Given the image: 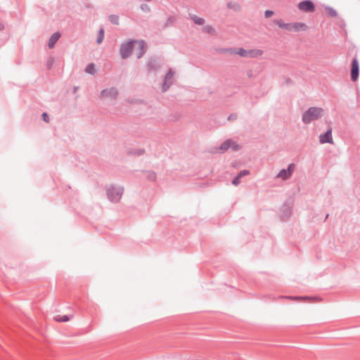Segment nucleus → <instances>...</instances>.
Returning <instances> with one entry per match:
<instances>
[{"label":"nucleus","instance_id":"f257e3e1","mask_svg":"<svg viewBox=\"0 0 360 360\" xmlns=\"http://www.w3.org/2000/svg\"><path fill=\"white\" fill-rule=\"evenodd\" d=\"M144 53V44L141 41H131L122 45L120 55L122 58L134 54L137 58L142 56Z\"/></svg>","mask_w":360,"mask_h":360},{"label":"nucleus","instance_id":"f03ea898","mask_svg":"<svg viewBox=\"0 0 360 360\" xmlns=\"http://www.w3.org/2000/svg\"><path fill=\"white\" fill-rule=\"evenodd\" d=\"M275 23L281 29L289 32H301L306 31L308 29L307 25L305 23L296 22L291 23H285L281 20H275Z\"/></svg>","mask_w":360,"mask_h":360},{"label":"nucleus","instance_id":"7ed1b4c3","mask_svg":"<svg viewBox=\"0 0 360 360\" xmlns=\"http://www.w3.org/2000/svg\"><path fill=\"white\" fill-rule=\"evenodd\" d=\"M323 113V110L321 108L311 107L309 108L302 116V121L305 124L318 120Z\"/></svg>","mask_w":360,"mask_h":360},{"label":"nucleus","instance_id":"20e7f679","mask_svg":"<svg viewBox=\"0 0 360 360\" xmlns=\"http://www.w3.org/2000/svg\"><path fill=\"white\" fill-rule=\"evenodd\" d=\"M236 53L242 56V57H250V58H256L261 56L263 54V51L259 49H254V50H245L243 49H239L236 51Z\"/></svg>","mask_w":360,"mask_h":360},{"label":"nucleus","instance_id":"39448f33","mask_svg":"<svg viewBox=\"0 0 360 360\" xmlns=\"http://www.w3.org/2000/svg\"><path fill=\"white\" fill-rule=\"evenodd\" d=\"M240 148L239 145L233 140L229 139L221 143L220 147L217 148V151L219 153H224L229 148L232 149L233 150H237Z\"/></svg>","mask_w":360,"mask_h":360},{"label":"nucleus","instance_id":"423d86ee","mask_svg":"<svg viewBox=\"0 0 360 360\" xmlns=\"http://www.w3.org/2000/svg\"><path fill=\"white\" fill-rule=\"evenodd\" d=\"M107 193L111 201L117 202L121 198L122 191L120 188L110 187L108 189Z\"/></svg>","mask_w":360,"mask_h":360},{"label":"nucleus","instance_id":"0eeeda50","mask_svg":"<svg viewBox=\"0 0 360 360\" xmlns=\"http://www.w3.org/2000/svg\"><path fill=\"white\" fill-rule=\"evenodd\" d=\"M297 8L300 11L304 12H313L314 11L315 6L314 3L311 1H303L298 4Z\"/></svg>","mask_w":360,"mask_h":360},{"label":"nucleus","instance_id":"6e6552de","mask_svg":"<svg viewBox=\"0 0 360 360\" xmlns=\"http://www.w3.org/2000/svg\"><path fill=\"white\" fill-rule=\"evenodd\" d=\"M294 169H295V165L290 164L288 165V167L287 169H281L277 176L283 180H285L291 176L292 172L294 171Z\"/></svg>","mask_w":360,"mask_h":360},{"label":"nucleus","instance_id":"1a4fd4ad","mask_svg":"<svg viewBox=\"0 0 360 360\" xmlns=\"http://www.w3.org/2000/svg\"><path fill=\"white\" fill-rule=\"evenodd\" d=\"M174 75V72L171 70H169L168 72L167 73L165 77L164 83L162 84V90L164 91L167 90L170 85L172 84Z\"/></svg>","mask_w":360,"mask_h":360},{"label":"nucleus","instance_id":"9d476101","mask_svg":"<svg viewBox=\"0 0 360 360\" xmlns=\"http://www.w3.org/2000/svg\"><path fill=\"white\" fill-rule=\"evenodd\" d=\"M117 95V91L114 88H110L103 90L101 92V97L102 98H115Z\"/></svg>","mask_w":360,"mask_h":360},{"label":"nucleus","instance_id":"9b49d317","mask_svg":"<svg viewBox=\"0 0 360 360\" xmlns=\"http://www.w3.org/2000/svg\"><path fill=\"white\" fill-rule=\"evenodd\" d=\"M359 76V63L357 59L354 58L352 64L351 77L353 81H356Z\"/></svg>","mask_w":360,"mask_h":360},{"label":"nucleus","instance_id":"f8f14e48","mask_svg":"<svg viewBox=\"0 0 360 360\" xmlns=\"http://www.w3.org/2000/svg\"><path fill=\"white\" fill-rule=\"evenodd\" d=\"M319 141L321 143H333V140L332 137V129H329L325 134L320 135Z\"/></svg>","mask_w":360,"mask_h":360},{"label":"nucleus","instance_id":"ddd939ff","mask_svg":"<svg viewBox=\"0 0 360 360\" xmlns=\"http://www.w3.org/2000/svg\"><path fill=\"white\" fill-rule=\"evenodd\" d=\"M279 300H291V301H307V300H313L312 297H300V296H279L278 297Z\"/></svg>","mask_w":360,"mask_h":360},{"label":"nucleus","instance_id":"4468645a","mask_svg":"<svg viewBox=\"0 0 360 360\" xmlns=\"http://www.w3.org/2000/svg\"><path fill=\"white\" fill-rule=\"evenodd\" d=\"M60 34L58 32H56L51 36V37L49 38V43H48L49 47L50 49H51L54 46L55 44L60 38Z\"/></svg>","mask_w":360,"mask_h":360},{"label":"nucleus","instance_id":"2eb2a0df","mask_svg":"<svg viewBox=\"0 0 360 360\" xmlns=\"http://www.w3.org/2000/svg\"><path fill=\"white\" fill-rule=\"evenodd\" d=\"M227 6L229 9H232L235 11H238L240 9V4L236 1L229 2Z\"/></svg>","mask_w":360,"mask_h":360},{"label":"nucleus","instance_id":"dca6fc26","mask_svg":"<svg viewBox=\"0 0 360 360\" xmlns=\"http://www.w3.org/2000/svg\"><path fill=\"white\" fill-rule=\"evenodd\" d=\"M191 18L193 20V21L194 22V23L196 25H202L205 23L204 19L198 15H191Z\"/></svg>","mask_w":360,"mask_h":360},{"label":"nucleus","instance_id":"f3484780","mask_svg":"<svg viewBox=\"0 0 360 360\" xmlns=\"http://www.w3.org/2000/svg\"><path fill=\"white\" fill-rule=\"evenodd\" d=\"M54 320L58 322H67L70 319L67 315H58L54 317Z\"/></svg>","mask_w":360,"mask_h":360},{"label":"nucleus","instance_id":"a211bd4d","mask_svg":"<svg viewBox=\"0 0 360 360\" xmlns=\"http://www.w3.org/2000/svg\"><path fill=\"white\" fill-rule=\"evenodd\" d=\"M326 13L328 16L330 17H336L337 12L332 8H326Z\"/></svg>","mask_w":360,"mask_h":360},{"label":"nucleus","instance_id":"6ab92c4d","mask_svg":"<svg viewBox=\"0 0 360 360\" xmlns=\"http://www.w3.org/2000/svg\"><path fill=\"white\" fill-rule=\"evenodd\" d=\"M86 72L89 74H94L96 69L94 64H89L86 68Z\"/></svg>","mask_w":360,"mask_h":360},{"label":"nucleus","instance_id":"aec40b11","mask_svg":"<svg viewBox=\"0 0 360 360\" xmlns=\"http://www.w3.org/2000/svg\"><path fill=\"white\" fill-rule=\"evenodd\" d=\"M109 19H110V21L113 24L117 25L119 22V17L117 15H110L109 17Z\"/></svg>","mask_w":360,"mask_h":360},{"label":"nucleus","instance_id":"412c9836","mask_svg":"<svg viewBox=\"0 0 360 360\" xmlns=\"http://www.w3.org/2000/svg\"><path fill=\"white\" fill-rule=\"evenodd\" d=\"M103 37H104V32H103V30L101 29L99 31L98 37L97 39L98 44H101L102 42Z\"/></svg>","mask_w":360,"mask_h":360},{"label":"nucleus","instance_id":"4be33fe9","mask_svg":"<svg viewBox=\"0 0 360 360\" xmlns=\"http://www.w3.org/2000/svg\"><path fill=\"white\" fill-rule=\"evenodd\" d=\"M274 15V12L272 11L267 10L264 12V15L266 18H270Z\"/></svg>","mask_w":360,"mask_h":360},{"label":"nucleus","instance_id":"5701e85b","mask_svg":"<svg viewBox=\"0 0 360 360\" xmlns=\"http://www.w3.org/2000/svg\"><path fill=\"white\" fill-rule=\"evenodd\" d=\"M240 177H239L238 175L233 180L232 184L235 186H237L240 183Z\"/></svg>","mask_w":360,"mask_h":360},{"label":"nucleus","instance_id":"b1692460","mask_svg":"<svg viewBox=\"0 0 360 360\" xmlns=\"http://www.w3.org/2000/svg\"><path fill=\"white\" fill-rule=\"evenodd\" d=\"M248 174L249 172L248 170H243L238 174V176L241 178L242 176L248 175Z\"/></svg>","mask_w":360,"mask_h":360},{"label":"nucleus","instance_id":"393cba45","mask_svg":"<svg viewBox=\"0 0 360 360\" xmlns=\"http://www.w3.org/2000/svg\"><path fill=\"white\" fill-rule=\"evenodd\" d=\"M42 117H43V120L46 122H49V115H47V113L46 112H44L42 114Z\"/></svg>","mask_w":360,"mask_h":360},{"label":"nucleus","instance_id":"a878e982","mask_svg":"<svg viewBox=\"0 0 360 360\" xmlns=\"http://www.w3.org/2000/svg\"><path fill=\"white\" fill-rule=\"evenodd\" d=\"M3 28H4L3 25H1V24L0 23V30H3Z\"/></svg>","mask_w":360,"mask_h":360},{"label":"nucleus","instance_id":"bb28decb","mask_svg":"<svg viewBox=\"0 0 360 360\" xmlns=\"http://www.w3.org/2000/svg\"><path fill=\"white\" fill-rule=\"evenodd\" d=\"M146 7H147V5H145V7H142V10L146 9Z\"/></svg>","mask_w":360,"mask_h":360},{"label":"nucleus","instance_id":"cd10ccee","mask_svg":"<svg viewBox=\"0 0 360 360\" xmlns=\"http://www.w3.org/2000/svg\"><path fill=\"white\" fill-rule=\"evenodd\" d=\"M146 7H147V5H145V7H142V10L146 9Z\"/></svg>","mask_w":360,"mask_h":360},{"label":"nucleus","instance_id":"c85d7f7f","mask_svg":"<svg viewBox=\"0 0 360 360\" xmlns=\"http://www.w3.org/2000/svg\"><path fill=\"white\" fill-rule=\"evenodd\" d=\"M146 7H147V5H145V7H142V10L146 9Z\"/></svg>","mask_w":360,"mask_h":360}]
</instances>
